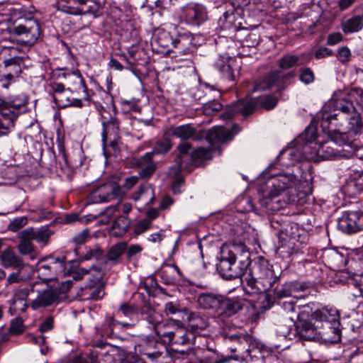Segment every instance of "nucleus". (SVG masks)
<instances>
[{
  "label": "nucleus",
  "instance_id": "nucleus-15",
  "mask_svg": "<svg viewBox=\"0 0 363 363\" xmlns=\"http://www.w3.org/2000/svg\"><path fill=\"white\" fill-rule=\"evenodd\" d=\"M79 263L82 264L85 261H92V263L88 268L79 267L77 271L72 272V278L74 280H81L85 274H89L91 272H95L94 274V282L99 281L102 279V267L100 264H95V259H98L97 255H94L93 251H88L84 255H79Z\"/></svg>",
  "mask_w": 363,
  "mask_h": 363
},
{
  "label": "nucleus",
  "instance_id": "nucleus-25",
  "mask_svg": "<svg viewBox=\"0 0 363 363\" xmlns=\"http://www.w3.org/2000/svg\"><path fill=\"white\" fill-rule=\"evenodd\" d=\"M304 58V55H301V56L294 55H285L280 57L277 63L279 68V70H284L289 69L296 66L302 65L306 64L309 62L310 59L308 57Z\"/></svg>",
  "mask_w": 363,
  "mask_h": 363
},
{
  "label": "nucleus",
  "instance_id": "nucleus-21",
  "mask_svg": "<svg viewBox=\"0 0 363 363\" xmlns=\"http://www.w3.org/2000/svg\"><path fill=\"white\" fill-rule=\"evenodd\" d=\"M202 132L204 134L203 138H206L212 146L226 143L233 138L231 133L223 127H213L206 133Z\"/></svg>",
  "mask_w": 363,
  "mask_h": 363
},
{
  "label": "nucleus",
  "instance_id": "nucleus-30",
  "mask_svg": "<svg viewBox=\"0 0 363 363\" xmlns=\"http://www.w3.org/2000/svg\"><path fill=\"white\" fill-rule=\"evenodd\" d=\"M1 260L5 268L21 269L25 264L24 260L14 253V251H4Z\"/></svg>",
  "mask_w": 363,
  "mask_h": 363
},
{
  "label": "nucleus",
  "instance_id": "nucleus-9",
  "mask_svg": "<svg viewBox=\"0 0 363 363\" xmlns=\"http://www.w3.org/2000/svg\"><path fill=\"white\" fill-rule=\"evenodd\" d=\"M224 9L218 25L223 30H238L240 27V3L237 0H230L221 6Z\"/></svg>",
  "mask_w": 363,
  "mask_h": 363
},
{
  "label": "nucleus",
  "instance_id": "nucleus-63",
  "mask_svg": "<svg viewBox=\"0 0 363 363\" xmlns=\"http://www.w3.org/2000/svg\"><path fill=\"white\" fill-rule=\"evenodd\" d=\"M162 316L155 311L150 312L148 317H147V321L152 325L154 330H155V327L157 324L161 323L162 321Z\"/></svg>",
  "mask_w": 363,
  "mask_h": 363
},
{
  "label": "nucleus",
  "instance_id": "nucleus-36",
  "mask_svg": "<svg viewBox=\"0 0 363 363\" xmlns=\"http://www.w3.org/2000/svg\"><path fill=\"white\" fill-rule=\"evenodd\" d=\"M130 225V221L126 216H120L113 223L111 234L116 237L121 236L126 233Z\"/></svg>",
  "mask_w": 363,
  "mask_h": 363
},
{
  "label": "nucleus",
  "instance_id": "nucleus-17",
  "mask_svg": "<svg viewBox=\"0 0 363 363\" xmlns=\"http://www.w3.org/2000/svg\"><path fill=\"white\" fill-rule=\"evenodd\" d=\"M166 137L175 136L182 140H200L203 138L204 134L202 131H198L191 124L181 125H171L164 129Z\"/></svg>",
  "mask_w": 363,
  "mask_h": 363
},
{
  "label": "nucleus",
  "instance_id": "nucleus-12",
  "mask_svg": "<svg viewBox=\"0 0 363 363\" xmlns=\"http://www.w3.org/2000/svg\"><path fill=\"white\" fill-rule=\"evenodd\" d=\"M69 4H77V6L67 5L64 7L66 13L72 15L91 14L97 18L102 14V4L99 0H67Z\"/></svg>",
  "mask_w": 363,
  "mask_h": 363
},
{
  "label": "nucleus",
  "instance_id": "nucleus-2",
  "mask_svg": "<svg viewBox=\"0 0 363 363\" xmlns=\"http://www.w3.org/2000/svg\"><path fill=\"white\" fill-rule=\"evenodd\" d=\"M278 279L269 268L268 261L259 256L250 271L245 274L242 281L245 283L248 294H259L272 288Z\"/></svg>",
  "mask_w": 363,
  "mask_h": 363
},
{
  "label": "nucleus",
  "instance_id": "nucleus-1",
  "mask_svg": "<svg viewBox=\"0 0 363 363\" xmlns=\"http://www.w3.org/2000/svg\"><path fill=\"white\" fill-rule=\"evenodd\" d=\"M311 317L315 321L322 323L323 331L318 330V325L314 326L311 323L300 318L296 325V331L300 338L311 341L333 334L334 336L332 337L333 340L340 339L341 333L340 313L336 308H323L316 310L312 313Z\"/></svg>",
  "mask_w": 363,
  "mask_h": 363
},
{
  "label": "nucleus",
  "instance_id": "nucleus-46",
  "mask_svg": "<svg viewBox=\"0 0 363 363\" xmlns=\"http://www.w3.org/2000/svg\"><path fill=\"white\" fill-rule=\"evenodd\" d=\"M29 294V289L28 288H23L17 289L11 300V303L13 307L17 308L18 303H23L26 301Z\"/></svg>",
  "mask_w": 363,
  "mask_h": 363
},
{
  "label": "nucleus",
  "instance_id": "nucleus-4",
  "mask_svg": "<svg viewBox=\"0 0 363 363\" xmlns=\"http://www.w3.org/2000/svg\"><path fill=\"white\" fill-rule=\"evenodd\" d=\"M278 102V99L272 95H264L257 99H243L230 105L228 109L221 114L224 120L233 118L237 114L248 116L254 112L257 105H260L266 110L274 108Z\"/></svg>",
  "mask_w": 363,
  "mask_h": 363
},
{
  "label": "nucleus",
  "instance_id": "nucleus-18",
  "mask_svg": "<svg viewBox=\"0 0 363 363\" xmlns=\"http://www.w3.org/2000/svg\"><path fill=\"white\" fill-rule=\"evenodd\" d=\"M336 110L339 112L334 114H327L324 116L321 121V126L323 128L327 127H330L332 125L337 127L338 126V123L335 121L338 120V117L340 118L342 116L345 115L347 116L350 113H352L354 110V107L352 102L345 101L343 99H340L337 101Z\"/></svg>",
  "mask_w": 363,
  "mask_h": 363
},
{
  "label": "nucleus",
  "instance_id": "nucleus-50",
  "mask_svg": "<svg viewBox=\"0 0 363 363\" xmlns=\"http://www.w3.org/2000/svg\"><path fill=\"white\" fill-rule=\"evenodd\" d=\"M121 313L125 317L131 318L133 315L138 314V308L133 306L130 305L129 303H124L121 305L117 313Z\"/></svg>",
  "mask_w": 363,
  "mask_h": 363
},
{
  "label": "nucleus",
  "instance_id": "nucleus-43",
  "mask_svg": "<svg viewBox=\"0 0 363 363\" xmlns=\"http://www.w3.org/2000/svg\"><path fill=\"white\" fill-rule=\"evenodd\" d=\"M169 137H166L164 133L163 134V139L159 142H157L152 150V155L156 154H165L168 152L172 147V143L171 140L169 138Z\"/></svg>",
  "mask_w": 363,
  "mask_h": 363
},
{
  "label": "nucleus",
  "instance_id": "nucleus-27",
  "mask_svg": "<svg viewBox=\"0 0 363 363\" xmlns=\"http://www.w3.org/2000/svg\"><path fill=\"white\" fill-rule=\"evenodd\" d=\"M116 325H121L123 327L127 328L131 326V325L129 323L118 322L113 317H108L106 318L101 329L99 331L100 335L106 338H117L118 335L114 332V329Z\"/></svg>",
  "mask_w": 363,
  "mask_h": 363
},
{
  "label": "nucleus",
  "instance_id": "nucleus-16",
  "mask_svg": "<svg viewBox=\"0 0 363 363\" xmlns=\"http://www.w3.org/2000/svg\"><path fill=\"white\" fill-rule=\"evenodd\" d=\"M362 222V212H345L338 220L337 228L346 234L355 233L360 230Z\"/></svg>",
  "mask_w": 363,
  "mask_h": 363
},
{
  "label": "nucleus",
  "instance_id": "nucleus-32",
  "mask_svg": "<svg viewBox=\"0 0 363 363\" xmlns=\"http://www.w3.org/2000/svg\"><path fill=\"white\" fill-rule=\"evenodd\" d=\"M213 147H199L191 152L194 167H197L204 164L207 160L212 159Z\"/></svg>",
  "mask_w": 363,
  "mask_h": 363
},
{
  "label": "nucleus",
  "instance_id": "nucleus-45",
  "mask_svg": "<svg viewBox=\"0 0 363 363\" xmlns=\"http://www.w3.org/2000/svg\"><path fill=\"white\" fill-rule=\"evenodd\" d=\"M4 65L6 68L11 67V70L13 71L16 75L21 72V65L23 63L22 57L15 56L9 59H3Z\"/></svg>",
  "mask_w": 363,
  "mask_h": 363
},
{
  "label": "nucleus",
  "instance_id": "nucleus-55",
  "mask_svg": "<svg viewBox=\"0 0 363 363\" xmlns=\"http://www.w3.org/2000/svg\"><path fill=\"white\" fill-rule=\"evenodd\" d=\"M89 238H90L89 230L86 228L74 236L72 238V242L76 245H80L85 243Z\"/></svg>",
  "mask_w": 363,
  "mask_h": 363
},
{
  "label": "nucleus",
  "instance_id": "nucleus-54",
  "mask_svg": "<svg viewBox=\"0 0 363 363\" xmlns=\"http://www.w3.org/2000/svg\"><path fill=\"white\" fill-rule=\"evenodd\" d=\"M26 217H19L13 219L9 225V229L12 232H16L27 224Z\"/></svg>",
  "mask_w": 363,
  "mask_h": 363
},
{
  "label": "nucleus",
  "instance_id": "nucleus-6",
  "mask_svg": "<svg viewBox=\"0 0 363 363\" xmlns=\"http://www.w3.org/2000/svg\"><path fill=\"white\" fill-rule=\"evenodd\" d=\"M13 33L16 35V41L20 45L31 46L39 38L41 28L37 19L23 18L13 28Z\"/></svg>",
  "mask_w": 363,
  "mask_h": 363
},
{
  "label": "nucleus",
  "instance_id": "nucleus-48",
  "mask_svg": "<svg viewBox=\"0 0 363 363\" xmlns=\"http://www.w3.org/2000/svg\"><path fill=\"white\" fill-rule=\"evenodd\" d=\"M299 79L305 84H310L315 80V74L309 67H303L299 69Z\"/></svg>",
  "mask_w": 363,
  "mask_h": 363
},
{
  "label": "nucleus",
  "instance_id": "nucleus-62",
  "mask_svg": "<svg viewBox=\"0 0 363 363\" xmlns=\"http://www.w3.org/2000/svg\"><path fill=\"white\" fill-rule=\"evenodd\" d=\"M259 35L257 33H250L245 38L248 47H255L259 43Z\"/></svg>",
  "mask_w": 363,
  "mask_h": 363
},
{
  "label": "nucleus",
  "instance_id": "nucleus-41",
  "mask_svg": "<svg viewBox=\"0 0 363 363\" xmlns=\"http://www.w3.org/2000/svg\"><path fill=\"white\" fill-rule=\"evenodd\" d=\"M53 232L47 226L42 227L37 231L34 230V240L41 245V247L48 244Z\"/></svg>",
  "mask_w": 363,
  "mask_h": 363
},
{
  "label": "nucleus",
  "instance_id": "nucleus-58",
  "mask_svg": "<svg viewBox=\"0 0 363 363\" xmlns=\"http://www.w3.org/2000/svg\"><path fill=\"white\" fill-rule=\"evenodd\" d=\"M233 62L234 60L233 59H229L227 60V64L225 65L226 67L223 69V70L220 71V72L223 74L224 77L231 81L235 79V74L232 67Z\"/></svg>",
  "mask_w": 363,
  "mask_h": 363
},
{
  "label": "nucleus",
  "instance_id": "nucleus-26",
  "mask_svg": "<svg viewBox=\"0 0 363 363\" xmlns=\"http://www.w3.org/2000/svg\"><path fill=\"white\" fill-rule=\"evenodd\" d=\"M223 296L213 294H201L197 303L203 309H214L218 313Z\"/></svg>",
  "mask_w": 363,
  "mask_h": 363
},
{
  "label": "nucleus",
  "instance_id": "nucleus-22",
  "mask_svg": "<svg viewBox=\"0 0 363 363\" xmlns=\"http://www.w3.org/2000/svg\"><path fill=\"white\" fill-rule=\"evenodd\" d=\"M139 168L138 175L141 179H149L157 169V164L152 160V152H147L136 160Z\"/></svg>",
  "mask_w": 363,
  "mask_h": 363
},
{
  "label": "nucleus",
  "instance_id": "nucleus-28",
  "mask_svg": "<svg viewBox=\"0 0 363 363\" xmlns=\"http://www.w3.org/2000/svg\"><path fill=\"white\" fill-rule=\"evenodd\" d=\"M208 325L206 318L201 315L199 313H191L188 316L187 327L193 333H197L205 330Z\"/></svg>",
  "mask_w": 363,
  "mask_h": 363
},
{
  "label": "nucleus",
  "instance_id": "nucleus-31",
  "mask_svg": "<svg viewBox=\"0 0 363 363\" xmlns=\"http://www.w3.org/2000/svg\"><path fill=\"white\" fill-rule=\"evenodd\" d=\"M187 15L192 23L199 25L208 18L206 9L199 4L193 5L188 9Z\"/></svg>",
  "mask_w": 363,
  "mask_h": 363
},
{
  "label": "nucleus",
  "instance_id": "nucleus-34",
  "mask_svg": "<svg viewBox=\"0 0 363 363\" xmlns=\"http://www.w3.org/2000/svg\"><path fill=\"white\" fill-rule=\"evenodd\" d=\"M190 335L193 337V334H189L186 328L176 325L169 344L172 345H188L190 342Z\"/></svg>",
  "mask_w": 363,
  "mask_h": 363
},
{
  "label": "nucleus",
  "instance_id": "nucleus-60",
  "mask_svg": "<svg viewBox=\"0 0 363 363\" xmlns=\"http://www.w3.org/2000/svg\"><path fill=\"white\" fill-rule=\"evenodd\" d=\"M150 227L148 220L145 218L139 220L134 227V232L136 235H140Z\"/></svg>",
  "mask_w": 363,
  "mask_h": 363
},
{
  "label": "nucleus",
  "instance_id": "nucleus-7",
  "mask_svg": "<svg viewBox=\"0 0 363 363\" xmlns=\"http://www.w3.org/2000/svg\"><path fill=\"white\" fill-rule=\"evenodd\" d=\"M294 77V74L292 72H285L279 69L272 70L255 83L253 91H264L272 87H276L278 91L284 90L289 85L290 80Z\"/></svg>",
  "mask_w": 363,
  "mask_h": 363
},
{
  "label": "nucleus",
  "instance_id": "nucleus-42",
  "mask_svg": "<svg viewBox=\"0 0 363 363\" xmlns=\"http://www.w3.org/2000/svg\"><path fill=\"white\" fill-rule=\"evenodd\" d=\"M208 350L212 352L210 354H206L204 358L207 363H227L230 359H238L237 357L232 356H223L217 351L208 347Z\"/></svg>",
  "mask_w": 363,
  "mask_h": 363
},
{
  "label": "nucleus",
  "instance_id": "nucleus-38",
  "mask_svg": "<svg viewBox=\"0 0 363 363\" xmlns=\"http://www.w3.org/2000/svg\"><path fill=\"white\" fill-rule=\"evenodd\" d=\"M103 132H102V143L104 150H106V142L108 139V133L110 130L116 135L119 130V123L116 118H111L108 121H103Z\"/></svg>",
  "mask_w": 363,
  "mask_h": 363
},
{
  "label": "nucleus",
  "instance_id": "nucleus-47",
  "mask_svg": "<svg viewBox=\"0 0 363 363\" xmlns=\"http://www.w3.org/2000/svg\"><path fill=\"white\" fill-rule=\"evenodd\" d=\"M30 212L35 213L33 219L36 221L50 220L53 217V213L51 211H49L48 209L43 207H39L36 209L30 210Z\"/></svg>",
  "mask_w": 363,
  "mask_h": 363
},
{
  "label": "nucleus",
  "instance_id": "nucleus-10",
  "mask_svg": "<svg viewBox=\"0 0 363 363\" xmlns=\"http://www.w3.org/2000/svg\"><path fill=\"white\" fill-rule=\"evenodd\" d=\"M48 92L52 96L53 101L60 108L68 106L81 107L82 102L80 99H74L69 89H65L62 83L51 82L48 84Z\"/></svg>",
  "mask_w": 363,
  "mask_h": 363
},
{
  "label": "nucleus",
  "instance_id": "nucleus-56",
  "mask_svg": "<svg viewBox=\"0 0 363 363\" xmlns=\"http://www.w3.org/2000/svg\"><path fill=\"white\" fill-rule=\"evenodd\" d=\"M38 276L43 281L48 282V281L54 279V274H50V266L48 264L42 265L38 269Z\"/></svg>",
  "mask_w": 363,
  "mask_h": 363
},
{
  "label": "nucleus",
  "instance_id": "nucleus-23",
  "mask_svg": "<svg viewBox=\"0 0 363 363\" xmlns=\"http://www.w3.org/2000/svg\"><path fill=\"white\" fill-rule=\"evenodd\" d=\"M244 303L238 298H229L223 296L218 312L219 316L230 317L242 309Z\"/></svg>",
  "mask_w": 363,
  "mask_h": 363
},
{
  "label": "nucleus",
  "instance_id": "nucleus-37",
  "mask_svg": "<svg viewBox=\"0 0 363 363\" xmlns=\"http://www.w3.org/2000/svg\"><path fill=\"white\" fill-rule=\"evenodd\" d=\"M18 236L20 240L18 250H33L32 240H34V229L33 228L21 231Z\"/></svg>",
  "mask_w": 363,
  "mask_h": 363
},
{
  "label": "nucleus",
  "instance_id": "nucleus-44",
  "mask_svg": "<svg viewBox=\"0 0 363 363\" xmlns=\"http://www.w3.org/2000/svg\"><path fill=\"white\" fill-rule=\"evenodd\" d=\"M70 79L72 82L73 85L74 86L73 89L75 91L78 93H83L84 94V96H86L88 95L87 87L86 86L85 81L79 73L74 74Z\"/></svg>",
  "mask_w": 363,
  "mask_h": 363
},
{
  "label": "nucleus",
  "instance_id": "nucleus-51",
  "mask_svg": "<svg viewBox=\"0 0 363 363\" xmlns=\"http://www.w3.org/2000/svg\"><path fill=\"white\" fill-rule=\"evenodd\" d=\"M25 330L23 320L21 318L13 319L10 325L9 331L11 334L19 335Z\"/></svg>",
  "mask_w": 363,
  "mask_h": 363
},
{
  "label": "nucleus",
  "instance_id": "nucleus-40",
  "mask_svg": "<svg viewBox=\"0 0 363 363\" xmlns=\"http://www.w3.org/2000/svg\"><path fill=\"white\" fill-rule=\"evenodd\" d=\"M283 311L288 315L289 327L294 325L295 318L300 319V314L296 312V307L294 301H284L282 303Z\"/></svg>",
  "mask_w": 363,
  "mask_h": 363
},
{
  "label": "nucleus",
  "instance_id": "nucleus-11",
  "mask_svg": "<svg viewBox=\"0 0 363 363\" xmlns=\"http://www.w3.org/2000/svg\"><path fill=\"white\" fill-rule=\"evenodd\" d=\"M135 350L138 355L152 363H162V359L167 355V350H160L157 342L149 337L141 339L135 345Z\"/></svg>",
  "mask_w": 363,
  "mask_h": 363
},
{
  "label": "nucleus",
  "instance_id": "nucleus-39",
  "mask_svg": "<svg viewBox=\"0 0 363 363\" xmlns=\"http://www.w3.org/2000/svg\"><path fill=\"white\" fill-rule=\"evenodd\" d=\"M199 100L203 106V111L206 114H211L213 112H218L222 108V104L215 100H211L210 97L205 94L202 98L200 97Z\"/></svg>",
  "mask_w": 363,
  "mask_h": 363
},
{
  "label": "nucleus",
  "instance_id": "nucleus-35",
  "mask_svg": "<svg viewBox=\"0 0 363 363\" xmlns=\"http://www.w3.org/2000/svg\"><path fill=\"white\" fill-rule=\"evenodd\" d=\"M342 30L345 33H357L363 28V18L361 16H354L344 21Z\"/></svg>",
  "mask_w": 363,
  "mask_h": 363
},
{
  "label": "nucleus",
  "instance_id": "nucleus-20",
  "mask_svg": "<svg viewBox=\"0 0 363 363\" xmlns=\"http://www.w3.org/2000/svg\"><path fill=\"white\" fill-rule=\"evenodd\" d=\"M58 301L59 298L57 296V292L55 291V288L52 286H47L42 291H38L36 298L32 301L30 306L33 310H38L42 307L51 306Z\"/></svg>",
  "mask_w": 363,
  "mask_h": 363
},
{
  "label": "nucleus",
  "instance_id": "nucleus-57",
  "mask_svg": "<svg viewBox=\"0 0 363 363\" xmlns=\"http://www.w3.org/2000/svg\"><path fill=\"white\" fill-rule=\"evenodd\" d=\"M86 294L89 296L88 298L92 300H99L102 298L105 294L104 286H99L93 289H89L86 292Z\"/></svg>",
  "mask_w": 363,
  "mask_h": 363
},
{
  "label": "nucleus",
  "instance_id": "nucleus-24",
  "mask_svg": "<svg viewBox=\"0 0 363 363\" xmlns=\"http://www.w3.org/2000/svg\"><path fill=\"white\" fill-rule=\"evenodd\" d=\"M191 146L189 143H181L178 145L177 150L178 155L175 157V160L183 167L186 171L190 172L195 167L192 160L191 153L189 154V150Z\"/></svg>",
  "mask_w": 363,
  "mask_h": 363
},
{
  "label": "nucleus",
  "instance_id": "nucleus-14",
  "mask_svg": "<svg viewBox=\"0 0 363 363\" xmlns=\"http://www.w3.org/2000/svg\"><path fill=\"white\" fill-rule=\"evenodd\" d=\"M220 335L225 342L233 343L235 345L230 346V350L232 352L240 351L241 353L240 359L250 355V345L252 342V337L247 334L230 333L225 330L220 332Z\"/></svg>",
  "mask_w": 363,
  "mask_h": 363
},
{
  "label": "nucleus",
  "instance_id": "nucleus-29",
  "mask_svg": "<svg viewBox=\"0 0 363 363\" xmlns=\"http://www.w3.org/2000/svg\"><path fill=\"white\" fill-rule=\"evenodd\" d=\"M154 41L158 46L163 48H168L170 45L178 48H182L184 46L180 38L172 39L170 34L164 31L156 34L154 37Z\"/></svg>",
  "mask_w": 363,
  "mask_h": 363
},
{
  "label": "nucleus",
  "instance_id": "nucleus-8",
  "mask_svg": "<svg viewBox=\"0 0 363 363\" xmlns=\"http://www.w3.org/2000/svg\"><path fill=\"white\" fill-rule=\"evenodd\" d=\"M328 128V132L330 133L331 140L321 145H318L315 143V146L313 147L316 154L322 157L324 160H330L340 155L339 151L335 150L332 145L336 144L339 146H350V144L347 141V136L345 133L336 131V130L333 129L332 127Z\"/></svg>",
  "mask_w": 363,
  "mask_h": 363
},
{
  "label": "nucleus",
  "instance_id": "nucleus-64",
  "mask_svg": "<svg viewBox=\"0 0 363 363\" xmlns=\"http://www.w3.org/2000/svg\"><path fill=\"white\" fill-rule=\"evenodd\" d=\"M342 40V35L340 32L333 33L328 36L327 44L335 45Z\"/></svg>",
  "mask_w": 363,
  "mask_h": 363
},
{
  "label": "nucleus",
  "instance_id": "nucleus-3",
  "mask_svg": "<svg viewBox=\"0 0 363 363\" xmlns=\"http://www.w3.org/2000/svg\"><path fill=\"white\" fill-rule=\"evenodd\" d=\"M242 259L236 262V256L232 251H220L217 257V271L225 280H233L244 274V270L251 264L250 251H241Z\"/></svg>",
  "mask_w": 363,
  "mask_h": 363
},
{
  "label": "nucleus",
  "instance_id": "nucleus-13",
  "mask_svg": "<svg viewBox=\"0 0 363 363\" xmlns=\"http://www.w3.org/2000/svg\"><path fill=\"white\" fill-rule=\"evenodd\" d=\"M125 195L122 187L114 183L105 184L94 190L91 194V198L94 202H109L114 199L120 201ZM119 202L113 206L111 208L116 210L118 206Z\"/></svg>",
  "mask_w": 363,
  "mask_h": 363
},
{
  "label": "nucleus",
  "instance_id": "nucleus-19",
  "mask_svg": "<svg viewBox=\"0 0 363 363\" xmlns=\"http://www.w3.org/2000/svg\"><path fill=\"white\" fill-rule=\"evenodd\" d=\"M298 182L297 177L292 174H283L279 175L272 181V186L274 191H272V197L279 196L286 190L295 188Z\"/></svg>",
  "mask_w": 363,
  "mask_h": 363
},
{
  "label": "nucleus",
  "instance_id": "nucleus-59",
  "mask_svg": "<svg viewBox=\"0 0 363 363\" xmlns=\"http://www.w3.org/2000/svg\"><path fill=\"white\" fill-rule=\"evenodd\" d=\"M350 57L351 52L347 47L343 46L338 50L337 58L341 62L345 63L348 62L350 60Z\"/></svg>",
  "mask_w": 363,
  "mask_h": 363
},
{
  "label": "nucleus",
  "instance_id": "nucleus-5",
  "mask_svg": "<svg viewBox=\"0 0 363 363\" xmlns=\"http://www.w3.org/2000/svg\"><path fill=\"white\" fill-rule=\"evenodd\" d=\"M27 104L23 96L5 101L0 99V137L8 134L14 126V121Z\"/></svg>",
  "mask_w": 363,
  "mask_h": 363
},
{
  "label": "nucleus",
  "instance_id": "nucleus-61",
  "mask_svg": "<svg viewBox=\"0 0 363 363\" xmlns=\"http://www.w3.org/2000/svg\"><path fill=\"white\" fill-rule=\"evenodd\" d=\"M274 294L278 298H282L292 296L287 283L284 284L281 289H276Z\"/></svg>",
  "mask_w": 363,
  "mask_h": 363
},
{
  "label": "nucleus",
  "instance_id": "nucleus-52",
  "mask_svg": "<svg viewBox=\"0 0 363 363\" xmlns=\"http://www.w3.org/2000/svg\"><path fill=\"white\" fill-rule=\"evenodd\" d=\"M72 280L68 279L62 281L56 286H52L55 288V291L57 292V296L60 299V296L62 294H65L72 288Z\"/></svg>",
  "mask_w": 363,
  "mask_h": 363
},
{
  "label": "nucleus",
  "instance_id": "nucleus-49",
  "mask_svg": "<svg viewBox=\"0 0 363 363\" xmlns=\"http://www.w3.org/2000/svg\"><path fill=\"white\" fill-rule=\"evenodd\" d=\"M302 138L306 140V144L304 146V149L307 147L308 143H312L317 139V129L316 127L312 125H308L305 131Z\"/></svg>",
  "mask_w": 363,
  "mask_h": 363
},
{
  "label": "nucleus",
  "instance_id": "nucleus-33",
  "mask_svg": "<svg viewBox=\"0 0 363 363\" xmlns=\"http://www.w3.org/2000/svg\"><path fill=\"white\" fill-rule=\"evenodd\" d=\"M175 327L176 325L174 323L162 322L157 325L155 332L165 344H169Z\"/></svg>",
  "mask_w": 363,
  "mask_h": 363
},
{
  "label": "nucleus",
  "instance_id": "nucleus-53",
  "mask_svg": "<svg viewBox=\"0 0 363 363\" xmlns=\"http://www.w3.org/2000/svg\"><path fill=\"white\" fill-rule=\"evenodd\" d=\"M349 96L354 99L363 110V89L359 87H354L350 91Z\"/></svg>",
  "mask_w": 363,
  "mask_h": 363
}]
</instances>
